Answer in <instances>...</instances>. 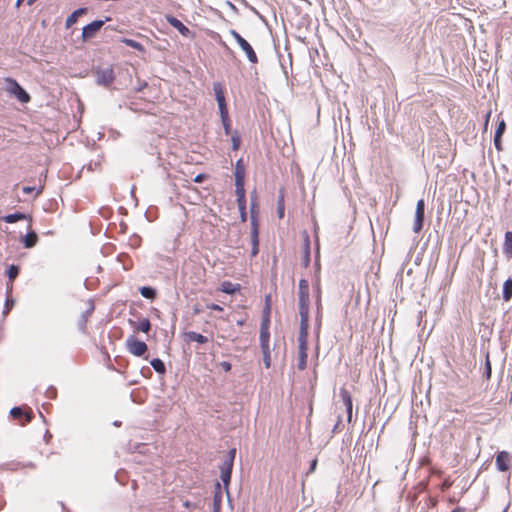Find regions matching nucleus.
I'll use <instances>...</instances> for the list:
<instances>
[{"mask_svg": "<svg viewBox=\"0 0 512 512\" xmlns=\"http://www.w3.org/2000/svg\"><path fill=\"white\" fill-rule=\"evenodd\" d=\"M490 115H491V112H490V111H489V112H487V113L485 114L484 130H487Z\"/></svg>", "mask_w": 512, "mask_h": 512, "instance_id": "nucleus-55", "label": "nucleus"}, {"mask_svg": "<svg viewBox=\"0 0 512 512\" xmlns=\"http://www.w3.org/2000/svg\"><path fill=\"white\" fill-rule=\"evenodd\" d=\"M231 141H232V149L234 151L238 150L240 148V145H241V137H240L238 131H235L232 134Z\"/></svg>", "mask_w": 512, "mask_h": 512, "instance_id": "nucleus-39", "label": "nucleus"}, {"mask_svg": "<svg viewBox=\"0 0 512 512\" xmlns=\"http://www.w3.org/2000/svg\"><path fill=\"white\" fill-rule=\"evenodd\" d=\"M20 466H21V464L16 463V462H11V463L6 464L7 469L12 470V471L17 470Z\"/></svg>", "mask_w": 512, "mask_h": 512, "instance_id": "nucleus-51", "label": "nucleus"}, {"mask_svg": "<svg viewBox=\"0 0 512 512\" xmlns=\"http://www.w3.org/2000/svg\"><path fill=\"white\" fill-rule=\"evenodd\" d=\"M110 20V17H106L104 20H94L91 23L85 25L82 28L81 39L83 42H87L101 30L104 24Z\"/></svg>", "mask_w": 512, "mask_h": 512, "instance_id": "nucleus-4", "label": "nucleus"}, {"mask_svg": "<svg viewBox=\"0 0 512 512\" xmlns=\"http://www.w3.org/2000/svg\"><path fill=\"white\" fill-rule=\"evenodd\" d=\"M303 265L304 267H308L310 264V241L308 234H305V243H304V251H303Z\"/></svg>", "mask_w": 512, "mask_h": 512, "instance_id": "nucleus-28", "label": "nucleus"}, {"mask_svg": "<svg viewBox=\"0 0 512 512\" xmlns=\"http://www.w3.org/2000/svg\"><path fill=\"white\" fill-rule=\"evenodd\" d=\"M260 347L262 348H269V341H270V332L269 330L260 329Z\"/></svg>", "mask_w": 512, "mask_h": 512, "instance_id": "nucleus-33", "label": "nucleus"}, {"mask_svg": "<svg viewBox=\"0 0 512 512\" xmlns=\"http://www.w3.org/2000/svg\"><path fill=\"white\" fill-rule=\"evenodd\" d=\"M26 219H29L30 223L32 222V219L29 215L23 213V212H14V213H11V214H8L6 216L3 217V220L6 222V223H16L17 221H20V220H26Z\"/></svg>", "mask_w": 512, "mask_h": 512, "instance_id": "nucleus-19", "label": "nucleus"}, {"mask_svg": "<svg viewBox=\"0 0 512 512\" xmlns=\"http://www.w3.org/2000/svg\"><path fill=\"white\" fill-rule=\"evenodd\" d=\"M10 416L20 421L21 425H26L33 419V412L30 408L24 409L21 406H15L10 410Z\"/></svg>", "mask_w": 512, "mask_h": 512, "instance_id": "nucleus-7", "label": "nucleus"}, {"mask_svg": "<svg viewBox=\"0 0 512 512\" xmlns=\"http://www.w3.org/2000/svg\"><path fill=\"white\" fill-rule=\"evenodd\" d=\"M188 341L197 342L199 344H205L208 342V338L195 331H189L185 334Z\"/></svg>", "mask_w": 512, "mask_h": 512, "instance_id": "nucleus-25", "label": "nucleus"}, {"mask_svg": "<svg viewBox=\"0 0 512 512\" xmlns=\"http://www.w3.org/2000/svg\"><path fill=\"white\" fill-rule=\"evenodd\" d=\"M239 289L240 286L238 284H234L230 281H223L221 283V291L226 294H234Z\"/></svg>", "mask_w": 512, "mask_h": 512, "instance_id": "nucleus-27", "label": "nucleus"}, {"mask_svg": "<svg viewBox=\"0 0 512 512\" xmlns=\"http://www.w3.org/2000/svg\"><path fill=\"white\" fill-rule=\"evenodd\" d=\"M205 178H206V175H205V174H198V175L194 178V182H195V183H201Z\"/></svg>", "mask_w": 512, "mask_h": 512, "instance_id": "nucleus-53", "label": "nucleus"}, {"mask_svg": "<svg viewBox=\"0 0 512 512\" xmlns=\"http://www.w3.org/2000/svg\"><path fill=\"white\" fill-rule=\"evenodd\" d=\"M503 298L506 301L512 298V277H508L503 284Z\"/></svg>", "mask_w": 512, "mask_h": 512, "instance_id": "nucleus-32", "label": "nucleus"}, {"mask_svg": "<svg viewBox=\"0 0 512 512\" xmlns=\"http://www.w3.org/2000/svg\"><path fill=\"white\" fill-rule=\"evenodd\" d=\"M309 307H310V286L305 278H301L298 284V308L300 315V327L298 336V364L299 370L307 366L308 331H309Z\"/></svg>", "mask_w": 512, "mask_h": 512, "instance_id": "nucleus-1", "label": "nucleus"}, {"mask_svg": "<svg viewBox=\"0 0 512 512\" xmlns=\"http://www.w3.org/2000/svg\"><path fill=\"white\" fill-rule=\"evenodd\" d=\"M130 325L143 333H148L151 330V322L148 318L141 319L138 323L129 320Z\"/></svg>", "mask_w": 512, "mask_h": 512, "instance_id": "nucleus-20", "label": "nucleus"}, {"mask_svg": "<svg viewBox=\"0 0 512 512\" xmlns=\"http://www.w3.org/2000/svg\"><path fill=\"white\" fill-rule=\"evenodd\" d=\"M503 252L508 259L512 258V231H506Z\"/></svg>", "mask_w": 512, "mask_h": 512, "instance_id": "nucleus-23", "label": "nucleus"}, {"mask_svg": "<svg viewBox=\"0 0 512 512\" xmlns=\"http://www.w3.org/2000/svg\"><path fill=\"white\" fill-rule=\"evenodd\" d=\"M251 256L255 257L259 252V228H251Z\"/></svg>", "mask_w": 512, "mask_h": 512, "instance_id": "nucleus-18", "label": "nucleus"}, {"mask_svg": "<svg viewBox=\"0 0 512 512\" xmlns=\"http://www.w3.org/2000/svg\"><path fill=\"white\" fill-rule=\"evenodd\" d=\"M38 235L35 231H28L21 239V242L25 248H33L38 242Z\"/></svg>", "mask_w": 512, "mask_h": 512, "instance_id": "nucleus-17", "label": "nucleus"}, {"mask_svg": "<svg viewBox=\"0 0 512 512\" xmlns=\"http://www.w3.org/2000/svg\"><path fill=\"white\" fill-rule=\"evenodd\" d=\"M269 324H270V315H262V321L260 329H266L269 330Z\"/></svg>", "mask_w": 512, "mask_h": 512, "instance_id": "nucleus-44", "label": "nucleus"}, {"mask_svg": "<svg viewBox=\"0 0 512 512\" xmlns=\"http://www.w3.org/2000/svg\"><path fill=\"white\" fill-rule=\"evenodd\" d=\"M285 194L284 190L280 189L277 199V215L280 219L284 218L285 215Z\"/></svg>", "mask_w": 512, "mask_h": 512, "instance_id": "nucleus-24", "label": "nucleus"}, {"mask_svg": "<svg viewBox=\"0 0 512 512\" xmlns=\"http://www.w3.org/2000/svg\"><path fill=\"white\" fill-rule=\"evenodd\" d=\"M340 397L346 407L347 421L350 423L352 421V397L350 393L344 388L340 390Z\"/></svg>", "mask_w": 512, "mask_h": 512, "instance_id": "nucleus-13", "label": "nucleus"}, {"mask_svg": "<svg viewBox=\"0 0 512 512\" xmlns=\"http://www.w3.org/2000/svg\"><path fill=\"white\" fill-rule=\"evenodd\" d=\"M45 396L48 399H56L57 397V389L54 386H49L45 392Z\"/></svg>", "mask_w": 512, "mask_h": 512, "instance_id": "nucleus-42", "label": "nucleus"}, {"mask_svg": "<svg viewBox=\"0 0 512 512\" xmlns=\"http://www.w3.org/2000/svg\"><path fill=\"white\" fill-rule=\"evenodd\" d=\"M207 308L214 311H223V307L216 303H211L207 305Z\"/></svg>", "mask_w": 512, "mask_h": 512, "instance_id": "nucleus-49", "label": "nucleus"}, {"mask_svg": "<svg viewBox=\"0 0 512 512\" xmlns=\"http://www.w3.org/2000/svg\"><path fill=\"white\" fill-rule=\"evenodd\" d=\"M237 205H238V209L239 208H246V197H240V198H237Z\"/></svg>", "mask_w": 512, "mask_h": 512, "instance_id": "nucleus-50", "label": "nucleus"}, {"mask_svg": "<svg viewBox=\"0 0 512 512\" xmlns=\"http://www.w3.org/2000/svg\"><path fill=\"white\" fill-rule=\"evenodd\" d=\"M244 184L245 181H235V194L237 198L246 197Z\"/></svg>", "mask_w": 512, "mask_h": 512, "instance_id": "nucleus-35", "label": "nucleus"}, {"mask_svg": "<svg viewBox=\"0 0 512 512\" xmlns=\"http://www.w3.org/2000/svg\"><path fill=\"white\" fill-rule=\"evenodd\" d=\"M243 323H244V321H243V320H239V321H237V324H238L239 326L243 325Z\"/></svg>", "mask_w": 512, "mask_h": 512, "instance_id": "nucleus-62", "label": "nucleus"}, {"mask_svg": "<svg viewBox=\"0 0 512 512\" xmlns=\"http://www.w3.org/2000/svg\"><path fill=\"white\" fill-rule=\"evenodd\" d=\"M312 290H313V297H314V301H315L316 311H323L322 289H321V280H320L319 273H317L315 275V278L312 282Z\"/></svg>", "mask_w": 512, "mask_h": 512, "instance_id": "nucleus-9", "label": "nucleus"}, {"mask_svg": "<svg viewBox=\"0 0 512 512\" xmlns=\"http://www.w3.org/2000/svg\"><path fill=\"white\" fill-rule=\"evenodd\" d=\"M505 122L502 120L501 122H499L498 126H497V129L495 131V135L497 136H501L503 135L504 131H505Z\"/></svg>", "mask_w": 512, "mask_h": 512, "instance_id": "nucleus-46", "label": "nucleus"}, {"mask_svg": "<svg viewBox=\"0 0 512 512\" xmlns=\"http://www.w3.org/2000/svg\"><path fill=\"white\" fill-rule=\"evenodd\" d=\"M509 453L501 451L497 454L495 464L499 471H507L509 469Z\"/></svg>", "mask_w": 512, "mask_h": 512, "instance_id": "nucleus-16", "label": "nucleus"}, {"mask_svg": "<svg viewBox=\"0 0 512 512\" xmlns=\"http://www.w3.org/2000/svg\"><path fill=\"white\" fill-rule=\"evenodd\" d=\"M258 199L256 191H253L250 195V224L251 228L258 227Z\"/></svg>", "mask_w": 512, "mask_h": 512, "instance_id": "nucleus-11", "label": "nucleus"}, {"mask_svg": "<svg viewBox=\"0 0 512 512\" xmlns=\"http://www.w3.org/2000/svg\"><path fill=\"white\" fill-rule=\"evenodd\" d=\"M127 350L134 356L141 357L148 350V346L144 341L136 339L134 336H130L126 340Z\"/></svg>", "mask_w": 512, "mask_h": 512, "instance_id": "nucleus-6", "label": "nucleus"}, {"mask_svg": "<svg viewBox=\"0 0 512 512\" xmlns=\"http://www.w3.org/2000/svg\"><path fill=\"white\" fill-rule=\"evenodd\" d=\"M88 12V8L86 7H80L76 10H74L65 21V27L69 29L72 27L78 20L79 17L85 15Z\"/></svg>", "mask_w": 512, "mask_h": 512, "instance_id": "nucleus-15", "label": "nucleus"}, {"mask_svg": "<svg viewBox=\"0 0 512 512\" xmlns=\"http://www.w3.org/2000/svg\"><path fill=\"white\" fill-rule=\"evenodd\" d=\"M220 117H221V122H222L225 134L230 135L231 134V121L229 118L228 111L221 112Z\"/></svg>", "mask_w": 512, "mask_h": 512, "instance_id": "nucleus-29", "label": "nucleus"}, {"mask_svg": "<svg viewBox=\"0 0 512 512\" xmlns=\"http://www.w3.org/2000/svg\"><path fill=\"white\" fill-rule=\"evenodd\" d=\"M43 189H44V185H40L38 188H36L35 186H24L22 188V191L24 194H30V193L36 191L35 197H37L38 195H40L42 193Z\"/></svg>", "mask_w": 512, "mask_h": 512, "instance_id": "nucleus-37", "label": "nucleus"}, {"mask_svg": "<svg viewBox=\"0 0 512 512\" xmlns=\"http://www.w3.org/2000/svg\"><path fill=\"white\" fill-rule=\"evenodd\" d=\"M20 273V267L18 265L11 264L6 270V275L10 281L15 280Z\"/></svg>", "mask_w": 512, "mask_h": 512, "instance_id": "nucleus-34", "label": "nucleus"}, {"mask_svg": "<svg viewBox=\"0 0 512 512\" xmlns=\"http://www.w3.org/2000/svg\"><path fill=\"white\" fill-rule=\"evenodd\" d=\"M121 42L124 43L125 45H127L128 47L136 49L139 52H145L144 46L136 40H133L130 38H122Z\"/></svg>", "mask_w": 512, "mask_h": 512, "instance_id": "nucleus-31", "label": "nucleus"}, {"mask_svg": "<svg viewBox=\"0 0 512 512\" xmlns=\"http://www.w3.org/2000/svg\"><path fill=\"white\" fill-rule=\"evenodd\" d=\"M239 213H240V219L242 222H246L247 221V211H246V208H239Z\"/></svg>", "mask_w": 512, "mask_h": 512, "instance_id": "nucleus-52", "label": "nucleus"}, {"mask_svg": "<svg viewBox=\"0 0 512 512\" xmlns=\"http://www.w3.org/2000/svg\"><path fill=\"white\" fill-rule=\"evenodd\" d=\"M87 169H88V170H90V171H92V170H93V165H92V163H89V164L87 165Z\"/></svg>", "mask_w": 512, "mask_h": 512, "instance_id": "nucleus-60", "label": "nucleus"}, {"mask_svg": "<svg viewBox=\"0 0 512 512\" xmlns=\"http://www.w3.org/2000/svg\"><path fill=\"white\" fill-rule=\"evenodd\" d=\"M94 74L96 76V83L100 86L107 87L115 80L114 70L111 66L106 68H96L94 69Z\"/></svg>", "mask_w": 512, "mask_h": 512, "instance_id": "nucleus-5", "label": "nucleus"}, {"mask_svg": "<svg viewBox=\"0 0 512 512\" xmlns=\"http://www.w3.org/2000/svg\"><path fill=\"white\" fill-rule=\"evenodd\" d=\"M165 19L173 28H175L182 36L188 37L191 34L190 29L185 26L178 18L173 15H166Z\"/></svg>", "mask_w": 512, "mask_h": 512, "instance_id": "nucleus-12", "label": "nucleus"}, {"mask_svg": "<svg viewBox=\"0 0 512 512\" xmlns=\"http://www.w3.org/2000/svg\"><path fill=\"white\" fill-rule=\"evenodd\" d=\"M220 367L225 371V372H229L232 368V365L230 362L228 361H222L220 362Z\"/></svg>", "mask_w": 512, "mask_h": 512, "instance_id": "nucleus-47", "label": "nucleus"}, {"mask_svg": "<svg viewBox=\"0 0 512 512\" xmlns=\"http://www.w3.org/2000/svg\"><path fill=\"white\" fill-rule=\"evenodd\" d=\"M22 2H23V0H17L15 3V6L18 8Z\"/></svg>", "mask_w": 512, "mask_h": 512, "instance_id": "nucleus-59", "label": "nucleus"}, {"mask_svg": "<svg viewBox=\"0 0 512 512\" xmlns=\"http://www.w3.org/2000/svg\"><path fill=\"white\" fill-rule=\"evenodd\" d=\"M425 217V202L424 199H419L416 204L415 220L413 225V231L419 233L424 224Z\"/></svg>", "mask_w": 512, "mask_h": 512, "instance_id": "nucleus-8", "label": "nucleus"}, {"mask_svg": "<svg viewBox=\"0 0 512 512\" xmlns=\"http://www.w3.org/2000/svg\"><path fill=\"white\" fill-rule=\"evenodd\" d=\"M37 0H27L29 6L33 5Z\"/></svg>", "mask_w": 512, "mask_h": 512, "instance_id": "nucleus-58", "label": "nucleus"}, {"mask_svg": "<svg viewBox=\"0 0 512 512\" xmlns=\"http://www.w3.org/2000/svg\"><path fill=\"white\" fill-rule=\"evenodd\" d=\"M494 146L497 150H501V136L494 135Z\"/></svg>", "mask_w": 512, "mask_h": 512, "instance_id": "nucleus-48", "label": "nucleus"}, {"mask_svg": "<svg viewBox=\"0 0 512 512\" xmlns=\"http://www.w3.org/2000/svg\"><path fill=\"white\" fill-rule=\"evenodd\" d=\"M316 466H317V460H316V459H314V460L311 462V464H310V467H309L308 472H309V473L314 472V471H315V469H316Z\"/></svg>", "mask_w": 512, "mask_h": 512, "instance_id": "nucleus-54", "label": "nucleus"}, {"mask_svg": "<svg viewBox=\"0 0 512 512\" xmlns=\"http://www.w3.org/2000/svg\"><path fill=\"white\" fill-rule=\"evenodd\" d=\"M262 354H263V362L265 365V368H270L271 366V352L270 347L269 348H262Z\"/></svg>", "mask_w": 512, "mask_h": 512, "instance_id": "nucleus-38", "label": "nucleus"}, {"mask_svg": "<svg viewBox=\"0 0 512 512\" xmlns=\"http://www.w3.org/2000/svg\"><path fill=\"white\" fill-rule=\"evenodd\" d=\"M337 427H338V423L334 426V428H333V432H335V431H336Z\"/></svg>", "mask_w": 512, "mask_h": 512, "instance_id": "nucleus-64", "label": "nucleus"}, {"mask_svg": "<svg viewBox=\"0 0 512 512\" xmlns=\"http://www.w3.org/2000/svg\"><path fill=\"white\" fill-rule=\"evenodd\" d=\"M14 302L15 301L12 298L7 296L5 301L4 314L8 313L12 309Z\"/></svg>", "mask_w": 512, "mask_h": 512, "instance_id": "nucleus-45", "label": "nucleus"}, {"mask_svg": "<svg viewBox=\"0 0 512 512\" xmlns=\"http://www.w3.org/2000/svg\"><path fill=\"white\" fill-rule=\"evenodd\" d=\"M5 90L8 94L14 96L21 103H28L31 100L29 93L14 78H5Z\"/></svg>", "mask_w": 512, "mask_h": 512, "instance_id": "nucleus-2", "label": "nucleus"}, {"mask_svg": "<svg viewBox=\"0 0 512 512\" xmlns=\"http://www.w3.org/2000/svg\"><path fill=\"white\" fill-rule=\"evenodd\" d=\"M150 365L158 374L166 373L165 363L160 358H154L150 361Z\"/></svg>", "mask_w": 512, "mask_h": 512, "instance_id": "nucleus-30", "label": "nucleus"}, {"mask_svg": "<svg viewBox=\"0 0 512 512\" xmlns=\"http://www.w3.org/2000/svg\"><path fill=\"white\" fill-rule=\"evenodd\" d=\"M271 312V295L268 294L265 296V305L262 311L263 315H270Z\"/></svg>", "mask_w": 512, "mask_h": 512, "instance_id": "nucleus-41", "label": "nucleus"}, {"mask_svg": "<svg viewBox=\"0 0 512 512\" xmlns=\"http://www.w3.org/2000/svg\"><path fill=\"white\" fill-rule=\"evenodd\" d=\"M484 376L486 379H489L491 377V364L489 361V355H486V361H485V370H484Z\"/></svg>", "mask_w": 512, "mask_h": 512, "instance_id": "nucleus-43", "label": "nucleus"}, {"mask_svg": "<svg viewBox=\"0 0 512 512\" xmlns=\"http://www.w3.org/2000/svg\"><path fill=\"white\" fill-rule=\"evenodd\" d=\"M213 91L218 104L219 113L228 111L223 85L220 82L213 83Z\"/></svg>", "mask_w": 512, "mask_h": 512, "instance_id": "nucleus-10", "label": "nucleus"}, {"mask_svg": "<svg viewBox=\"0 0 512 512\" xmlns=\"http://www.w3.org/2000/svg\"><path fill=\"white\" fill-rule=\"evenodd\" d=\"M323 311H316L315 314V333L319 335L322 325Z\"/></svg>", "mask_w": 512, "mask_h": 512, "instance_id": "nucleus-40", "label": "nucleus"}, {"mask_svg": "<svg viewBox=\"0 0 512 512\" xmlns=\"http://www.w3.org/2000/svg\"><path fill=\"white\" fill-rule=\"evenodd\" d=\"M234 176L235 181H245V165L242 159L236 161Z\"/></svg>", "mask_w": 512, "mask_h": 512, "instance_id": "nucleus-22", "label": "nucleus"}, {"mask_svg": "<svg viewBox=\"0 0 512 512\" xmlns=\"http://www.w3.org/2000/svg\"><path fill=\"white\" fill-rule=\"evenodd\" d=\"M11 291H12V285L7 287V293L9 294V293H11Z\"/></svg>", "mask_w": 512, "mask_h": 512, "instance_id": "nucleus-61", "label": "nucleus"}, {"mask_svg": "<svg viewBox=\"0 0 512 512\" xmlns=\"http://www.w3.org/2000/svg\"><path fill=\"white\" fill-rule=\"evenodd\" d=\"M222 501L221 485L219 482L215 485V493L213 497V512H220V506Z\"/></svg>", "mask_w": 512, "mask_h": 512, "instance_id": "nucleus-21", "label": "nucleus"}, {"mask_svg": "<svg viewBox=\"0 0 512 512\" xmlns=\"http://www.w3.org/2000/svg\"><path fill=\"white\" fill-rule=\"evenodd\" d=\"M230 34L235 39L240 48L245 52L249 62L256 64L258 63V57L253 47L245 40L236 30L231 29Z\"/></svg>", "mask_w": 512, "mask_h": 512, "instance_id": "nucleus-3", "label": "nucleus"}, {"mask_svg": "<svg viewBox=\"0 0 512 512\" xmlns=\"http://www.w3.org/2000/svg\"><path fill=\"white\" fill-rule=\"evenodd\" d=\"M219 468H220V478L223 482V485H224V488L226 489L227 494L229 495L228 487H229V484L231 481L233 467H231L230 465L221 464Z\"/></svg>", "mask_w": 512, "mask_h": 512, "instance_id": "nucleus-14", "label": "nucleus"}, {"mask_svg": "<svg viewBox=\"0 0 512 512\" xmlns=\"http://www.w3.org/2000/svg\"><path fill=\"white\" fill-rule=\"evenodd\" d=\"M146 86H147V83H146V82H143L142 84H140V85H139V87H138L136 90L140 92V91H142V89H143L144 87H146Z\"/></svg>", "mask_w": 512, "mask_h": 512, "instance_id": "nucleus-57", "label": "nucleus"}, {"mask_svg": "<svg viewBox=\"0 0 512 512\" xmlns=\"http://www.w3.org/2000/svg\"><path fill=\"white\" fill-rule=\"evenodd\" d=\"M235 456H236V448L230 449L228 451V454H227L226 458L222 462V464L223 465H230L231 467H233Z\"/></svg>", "mask_w": 512, "mask_h": 512, "instance_id": "nucleus-36", "label": "nucleus"}, {"mask_svg": "<svg viewBox=\"0 0 512 512\" xmlns=\"http://www.w3.org/2000/svg\"><path fill=\"white\" fill-rule=\"evenodd\" d=\"M139 292L142 297L149 300H154L157 296L156 289L151 286H142L140 287Z\"/></svg>", "mask_w": 512, "mask_h": 512, "instance_id": "nucleus-26", "label": "nucleus"}, {"mask_svg": "<svg viewBox=\"0 0 512 512\" xmlns=\"http://www.w3.org/2000/svg\"><path fill=\"white\" fill-rule=\"evenodd\" d=\"M509 505H510V503H508V505L506 506V508L502 512H507V510L509 508Z\"/></svg>", "mask_w": 512, "mask_h": 512, "instance_id": "nucleus-63", "label": "nucleus"}, {"mask_svg": "<svg viewBox=\"0 0 512 512\" xmlns=\"http://www.w3.org/2000/svg\"><path fill=\"white\" fill-rule=\"evenodd\" d=\"M466 511H467V509L465 507L458 506V507L454 508L451 512H466Z\"/></svg>", "mask_w": 512, "mask_h": 512, "instance_id": "nucleus-56", "label": "nucleus"}]
</instances>
